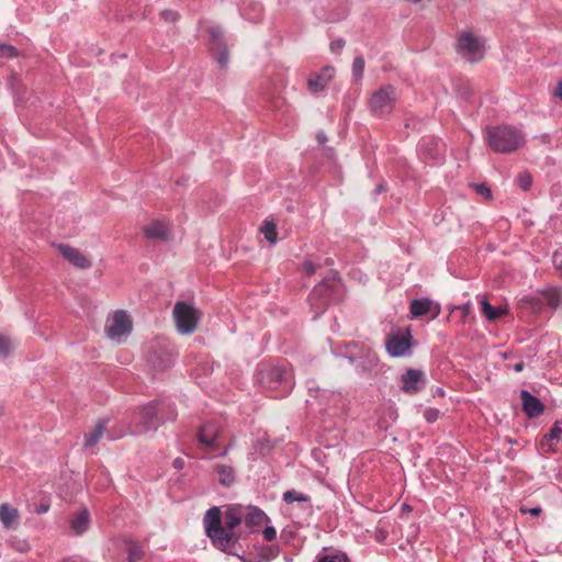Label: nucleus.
I'll use <instances>...</instances> for the list:
<instances>
[{
    "instance_id": "f257e3e1",
    "label": "nucleus",
    "mask_w": 562,
    "mask_h": 562,
    "mask_svg": "<svg viewBox=\"0 0 562 562\" xmlns=\"http://www.w3.org/2000/svg\"><path fill=\"white\" fill-rule=\"evenodd\" d=\"M243 517L244 514L240 507L228 508L223 518L220 508L212 507L209 509L203 522L205 532L212 543L220 550L227 551L238 539L234 529L240 525Z\"/></svg>"
},
{
    "instance_id": "f03ea898",
    "label": "nucleus",
    "mask_w": 562,
    "mask_h": 562,
    "mask_svg": "<svg viewBox=\"0 0 562 562\" xmlns=\"http://www.w3.org/2000/svg\"><path fill=\"white\" fill-rule=\"evenodd\" d=\"M486 144L496 153H512L525 145V135L510 125L487 127Z\"/></svg>"
},
{
    "instance_id": "7ed1b4c3",
    "label": "nucleus",
    "mask_w": 562,
    "mask_h": 562,
    "mask_svg": "<svg viewBox=\"0 0 562 562\" xmlns=\"http://www.w3.org/2000/svg\"><path fill=\"white\" fill-rule=\"evenodd\" d=\"M172 316L177 330L182 335H190L198 328L200 312L191 304L177 302L173 306Z\"/></svg>"
},
{
    "instance_id": "20e7f679",
    "label": "nucleus",
    "mask_w": 562,
    "mask_h": 562,
    "mask_svg": "<svg viewBox=\"0 0 562 562\" xmlns=\"http://www.w3.org/2000/svg\"><path fill=\"white\" fill-rule=\"evenodd\" d=\"M259 382L269 389H281L282 395L288 394L292 389L291 373L284 368L273 366L259 372Z\"/></svg>"
},
{
    "instance_id": "39448f33",
    "label": "nucleus",
    "mask_w": 562,
    "mask_h": 562,
    "mask_svg": "<svg viewBox=\"0 0 562 562\" xmlns=\"http://www.w3.org/2000/svg\"><path fill=\"white\" fill-rule=\"evenodd\" d=\"M397 100L395 88L391 85L382 86L372 93L369 100L371 112L376 116L390 114Z\"/></svg>"
},
{
    "instance_id": "423d86ee",
    "label": "nucleus",
    "mask_w": 562,
    "mask_h": 562,
    "mask_svg": "<svg viewBox=\"0 0 562 562\" xmlns=\"http://www.w3.org/2000/svg\"><path fill=\"white\" fill-rule=\"evenodd\" d=\"M133 329V322L130 315L122 310L115 311L105 325L106 336L114 341L122 342Z\"/></svg>"
},
{
    "instance_id": "0eeeda50",
    "label": "nucleus",
    "mask_w": 562,
    "mask_h": 562,
    "mask_svg": "<svg viewBox=\"0 0 562 562\" xmlns=\"http://www.w3.org/2000/svg\"><path fill=\"white\" fill-rule=\"evenodd\" d=\"M457 52L470 61L481 60L484 56V41L472 32H463L457 41Z\"/></svg>"
},
{
    "instance_id": "6e6552de",
    "label": "nucleus",
    "mask_w": 562,
    "mask_h": 562,
    "mask_svg": "<svg viewBox=\"0 0 562 562\" xmlns=\"http://www.w3.org/2000/svg\"><path fill=\"white\" fill-rule=\"evenodd\" d=\"M412 335L408 329L390 333L385 338V348L391 357H404L409 353Z\"/></svg>"
},
{
    "instance_id": "1a4fd4ad",
    "label": "nucleus",
    "mask_w": 562,
    "mask_h": 562,
    "mask_svg": "<svg viewBox=\"0 0 562 562\" xmlns=\"http://www.w3.org/2000/svg\"><path fill=\"white\" fill-rule=\"evenodd\" d=\"M56 248L59 254L76 268L89 269L92 265L91 260L78 248L67 244H58Z\"/></svg>"
},
{
    "instance_id": "9d476101",
    "label": "nucleus",
    "mask_w": 562,
    "mask_h": 562,
    "mask_svg": "<svg viewBox=\"0 0 562 562\" xmlns=\"http://www.w3.org/2000/svg\"><path fill=\"white\" fill-rule=\"evenodd\" d=\"M211 40V49L216 57L218 64L224 67L228 61V50L223 43V32L217 26H212L207 30Z\"/></svg>"
},
{
    "instance_id": "9b49d317",
    "label": "nucleus",
    "mask_w": 562,
    "mask_h": 562,
    "mask_svg": "<svg viewBox=\"0 0 562 562\" xmlns=\"http://www.w3.org/2000/svg\"><path fill=\"white\" fill-rule=\"evenodd\" d=\"M143 233L148 239L167 240L170 236V224L161 218L151 220L143 227Z\"/></svg>"
},
{
    "instance_id": "f8f14e48",
    "label": "nucleus",
    "mask_w": 562,
    "mask_h": 562,
    "mask_svg": "<svg viewBox=\"0 0 562 562\" xmlns=\"http://www.w3.org/2000/svg\"><path fill=\"white\" fill-rule=\"evenodd\" d=\"M220 436V427L215 423L204 424L198 432L200 443L206 448L217 447V438Z\"/></svg>"
},
{
    "instance_id": "ddd939ff",
    "label": "nucleus",
    "mask_w": 562,
    "mask_h": 562,
    "mask_svg": "<svg viewBox=\"0 0 562 562\" xmlns=\"http://www.w3.org/2000/svg\"><path fill=\"white\" fill-rule=\"evenodd\" d=\"M522 401V409L530 418L538 417L543 412V405L540 400L524 390L520 394Z\"/></svg>"
},
{
    "instance_id": "4468645a",
    "label": "nucleus",
    "mask_w": 562,
    "mask_h": 562,
    "mask_svg": "<svg viewBox=\"0 0 562 562\" xmlns=\"http://www.w3.org/2000/svg\"><path fill=\"white\" fill-rule=\"evenodd\" d=\"M409 311L414 317H420L429 312H434L432 317L435 318L440 313V306L438 304H434L428 299L414 300L411 303Z\"/></svg>"
},
{
    "instance_id": "2eb2a0df",
    "label": "nucleus",
    "mask_w": 562,
    "mask_h": 562,
    "mask_svg": "<svg viewBox=\"0 0 562 562\" xmlns=\"http://www.w3.org/2000/svg\"><path fill=\"white\" fill-rule=\"evenodd\" d=\"M423 378L424 373L420 370L408 369L402 375V390L408 394L417 393L419 390L418 383L423 381Z\"/></svg>"
},
{
    "instance_id": "dca6fc26",
    "label": "nucleus",
    "mask_w": 562,
    "mask_h": 562,
    "mask_svg": "<svg viewBox=\"0 0 562 562\" xmlns=\"http://www.w3.org/2000/svg\"><path fill=\"white\" fill-rule=\"evenodd\" d=\"M157 413L158 408L155 403H149L138 411V418L142 426V431H147L151 428H156L155 419Z\"/></svg>"
},
{
    "instance_id": "f3484780",
    "label": "nucleus",
    "mask_w": 562,
    "mask_h": 562,
    "mask_svg": "<svg viewBox=\"0 0 562 562\" xmlns=\"http://www.w3.org/2000/svg\"><path fill=\"white\" fill-rule=\"evenodd\" d=\"M335 69L333 67H325L321 71L319 75L310 78L307 81V86L310 91L312 92H318L322 91L328 82L331 80L334 76Z\"/></svg>"
},
{
    "instance_id": "a211bd4d",
    "label": "nucleus",
    "mask_w": 562,
    "mask_h": 562,
    "mask_svg": "<svg viewBox=\"0 0 562 562\" xmlns=\"http://www.w3.org/2000/svg\"><path fill=\"white\" fill-rule=\"evenodd\" d=\"M336 276L324 279L319 284H317L310 295V300L312 304H315L316 300L326 299L329 291L333 290L337 284Z\"/></svg>"
},
{
    "instance_id": "6ab92c4d",
    "label": "nucleus",
    "mask_w": 562,
    "mask_h": 562,
    "mask_svg": "<svg viewBox=\"0 0 562 562\" xmlns=\"http://www.w3.org/2000/svg\"><path fill=\"white\" fill-rule=\"evenodd\" d=\"M108 419H99L93 428L85 434V447L90 448L95 446L103 437L106 429Z\"/></svg>"
},
{
    "instance_id": "aec40b11",
    "label": "nucleus",
    "mask_w": 562,
    "mask_h": 562,
    "mask_svg": "<svg viewBox=\"0 0 562 562\" xmlns=\"http://www.w3.org/2000/svg\"><path fill=\"white\" fill-rule=\"evenodd\" d=\"M378 356L370 346L362 349L360 359L357 360L358 367L362 372L372 371L378 366Z\"/></svg>"
},
{
    "instance_id": "412c9836",
    "label": "nucleus",
    "mask_w": 562,
    "mask_h": 562,
    "mask_svg": "<svg viewBox=\"0 0 562 562\" xmlns=\"http://www.w3.org/2000/svg\"><path fill=\"white\" fill-rule=\"evenodd\" d=\"M19 510L8 504L0 505V521L7 529L15 528L19 519Z\"/></svg>"
},
{
    "instance_id": "4be33fe9",
    "label": "nucleus",
    "mask_w": 562,
    "mask_h": 562,
    "mask_svg": "<svg viewBox=\"0 0 562 562\" xmlns=\"http://www.w3.org/2000/svg\"><path fill=\"white\" fill-rule=\"evenodd\" d=\"M246 510L247 513L244 514L243 519L249 527L261 526L269 520L268 516L257 507H248Z\"/></svg>"
},
{
    "instance_id": "5701e85b",
    "label": "nucleus",
    "mask_w": 562,
    "mask_h": 562,
    "mask_svg": "<svg viewBox=\"0 0 562 562\" xmlns=\"http://www.w3.org/2000/svg\"><path fill=\"white\" fill-rule=\"evenodd\" d=\"M562 437V419L554 423L550 432L542 439V447L548 451H554V442H558Z\"/></svg>"
},
{
    "instance_id": "b1692460",
    "label": "nucleus",
    "mask_w": 562,
    "mask_h": 562,
    "mask_svg": "<svg viewBox=\"0 0 562 562\" xmlns=\"http://www.w3.org/2000/svg\"><path fill=\"white\" fill-rule=\"evenodd\" d=\"M90 522V515L88 509L82 508L71 520L70 527L75 531V533L80 535L85 532Z\"/></svg>"
},
{
    "instance_id": "393cba45",
    "label": "nucleus",
    "mask_w": 562,
    "mask_h": 562,
    "mask_svg": "<svg viewBox=\"0 0 562 562\" xmlns=\"http://www.w3.org/2000/svg\"><path fill=\"white\" fill-rule=\"evenodd\" d=\"M481 307H482V313L490 322L499 319L508 313V310L506 306L494 307L488 303L487 300L481 301Z\"/></svg>"
},
{
    "instance_id": "a878e982",
    "label": "nucleus",
    "mask_w": 562,
    "mask_h": 562,
    "mask_svg": "<svg viewBox=\"0 0 562 562\" xmlns=\"http://www.w3.org/2000/svg\"><path fill=\"white\" fill-rule=\"evenodd\" d=\"M216 473L222 485L229 486L235 482V471L228 465H216Z\"/></svg>"
},
{
    "instance_id": "bb28decb",
    "label": "nucleus",
    "mask_w": 562,
    "mask_h": 562,
    "mask_svg": "<svg viewBox=\"0 0 562 562\" xmlns=\"http://www.w3.org/2000/svg\"><path fill=\"white\" fill-rule=\"evenodd\" d=\"M548 305L552 308L562 307V290L558 288H550L542 292Z\"/></svg>"
},
{
    "instance_id": "cd10ccee",
    "label": "nucleus",
    "mask_w": 562,
    "mask_h": 562,
    "mask_svg": "<svg viewBox=\"0 0 562 562\" xmlns=\"http://www.w3.org/2000/svg\"><path fill=\"white\" fill-rule=\"evenodd\" d=\"M369 346L360 342H349L346 346V355L351 363L357 362L358 359H360V355L362 353L363 348H368Z\"/></svg>"
},
{
    "instance_id": "c85d7f7f",
    "label": "nucleus",
    "mask_w": 562,
    "mask_h": 562,
    "mask_svg": "<svg viewBox=\"0 0 562 562\" xmlns=\"http://www.w3.org/2000/svg\"><path fill=\"white\" fill-rule=\"evenodd\" d=\"M260 232L263 234L265 238L274 244L278 238L277 225L273 222L265 221L260 227Z\"/></svg>"
},
{
    "instance_id": "c756f323",
    "label": "nucleus",
    "mask_w": 562,
    "mask_h": 562,
    "mask_svg": "<svg viewBox=\"0 0 562 562\" xmlns=\"http://www.w3.org/2000/svg\"><path fill=\"white\" fill-rule=\"evenodd\" d=\"M440 143L434 138H426L422 143V150L424 154L436 157L439 154Z\"/></svg>"
},
{
    "instance_id": "7c9ffc66",
    "label": "nucleus",
    "mask_w": 562,
    "mask_h": 562,
    "mask_svg": "<svg viewBox=\"0 0 562 562\" xmlns=\"http://www.w3.org/2000/svg\"><path fill=\"white\" fill-rule=\"evenodd\" d=\"M143 550L142 548L135 543L130 542L127 547V560L128 562H138L143 558Z\"/></svg>"
},
{
    "instance_id": "2f4dec72",
    "label": "nucleus",
    "mask_w": 562,
    "mask_h": 562,
    "mask_svg": "<svg viewBox=\"0 0 562 562\" xmlns=\"http://www.w3.org/2000/svg\"><path fill=\"white\" fill-rule=\"evenodd\" d=\"M310 497L305 494L299 493L294 490L283 493V501L288 504L293 502H308Z\"/></svg>"
},
{
    "instance_id": "473e14b6",
    "label": "nucleus",
    "mask_w": 562,
    "mask_h": 562,
    "mask_svg": "<svg viewBox=\"0 0 562 562\" xmlns=\"http://www.w3.org/2000/svg\"><path fill=\"white\" fill-rule=\"evenodd\" d=\"M13 349L14 345L11 339L7 336L0 335V356L7 357L13 351Z\"/></svg>"
},
{
    "instance_id": "72a5a7b5",
    "label": "nucleus",
    "mask_w": 562,
    "mask_h": 562,
    "mask_svg": "<svg viewBox=\"0 0 562 562\" xmlns=\"http://www.w3.org/2000/svg\"><path fill=\"white\" fill-rule=\"evenodd\" d=\"M470 187L480 195H482L485 200L492 199L491 188L485 183H471Z\"/></svg>"
},
{
    "instance_id": "f704fd0d",
    "label": "nucleus",
    "mask_w": 562,
    "mask_h": 562,
    "mask_svg": "<svg viewBox=\"0 0 562 562\" xmlns=\"http://www.w3.org/2000/svg\"><path fill=\"white\" fill-rule=\"evenodd\" d=\"M364 59L362 56H358L355 58L352 64V74L357 80L361 79L364 71Z\"/></svg>"
},
{
    "instance_id": "c9c22d12",
    "label": "nucleus",
    "mask_w": 562,
    "mask_h": 562,
    "mask_svg": "<svg viewBox=\"0 0 562 562\" xmlns=\"http://www.w3.org/2000/svg\"><path fill=\"white\" fill-rule=\"evenodd\" d=\"M0 55L3 57H16L18 50L12 45L2 44L0 45Z\"/></svg>"
},
{
    "instance_id": "e433bc0d",
    "label": "nucleus",
    "mask_w": 562,
    "mask_h": 562,
    "mask_svg": "<svg viewBox=\"0 0 562 562\" xmlns=\"http://www.w3.org/2000/svg\"><path fill=\"white\" fill-rule=\"evenodd\" d=\"M317 268L318 267L311 259H306L302 266L304 273L308 277L313 276L316 272Z\"/></svg>"
},
{
    "instance_id": "4c0bfd02",
    "label": "nucleus",
    "mask_w": 562,
    "mask_h": 562,
    "mask_svg": "<svg viewBox=\"0 0 562 562\" xmlns=\"http://www.w3.org/2000/svg\"><path fill=\"white\" fill-rule=\"evenodd\" d=\"M440 416V412L437 408H427L424 412V417L428 423H435Z\"/></svg>"
},
{
    "instance_id": "58836bf2",
    "label": "nucleus",
    "mask_w": 562,
    "mask_h": 562,
    "mask_svg": "<svg viewBox=\"0 0 562 562\" xmlns=\"http://www.w3.org/2000/svg\"><path fill=\"white\" fill-rule=\"evenodd\" d=\"M318 562H349L346 555H325Z\"/></svg>"
},
{
    "instance_id": "ea45409f",
    "label": "nucleus",
    "mask_w": 562,
    "mask_h": 562,
    "mask_svg": "<svg viewBox=\"0 0 562 562\" xmlns=\"http://www.w3.org/2000/svg\"><path fill=\"white\" fill-rule=\"evenodd\" d=\"M516 184L522 190V191H527L530 189L531 184H532V179L531 178H518L516 180Z\"/></svg>"
},
{
    "instance_id": "a19ab883",
    "label": "nucleus",
    "mask_w": 562,
    "mask_h": 562,
    "mask_svg": "<svg viewBox=\"0 0 562 562\" xmlns=\"http://www.w3.org/2000/svg\"><path fill=\"white\" fill-rule=\"evenodd\" d=\"M262 533L267 541H272L277 537V531L273 527H266Z\"/></svg>"
},
{
    "instance_id": "79ce46f5",
    "label": "nucleus",
    "mask_w": 562,
    "mask_h": 562,
    "mask_svg": "<svg viewBox=\"0 0 562 562\" xmlns=\"http://www.w3.org/2000/svg\"><path fill=\"white\" fill-rule=\"evenodd\" d=\"M520 512L522 514H527L528 513V514H530L532 516H539L542 513V509H541L540 506H536V507H532V508H527L525 506H521L520 507Z\"/></svg>"
},
{
    "instance_id": "37998d69",
    "label": "nucleus",
    "mask_w": 562,
    "mask_h": 562,
    "mask_svg": "<svg viewBox=\"0 0 562 562\" xmlns=\"http://www.w3.org/2000/svg\"><path fill=\"white\" fill-rule=\"evenodd\" d=\"M461 312L462 319L464 321L471 313V303L468 302L462 306L457 307Z\"/></svg>"
},
{
    "instance_id": "c03bdc74",
    "label": "nucleus",
    "mask_w": 562,
    "mask_h": 562,
    "mask_svg": "<svg viewBox=\"0 0 562 562\" xmlns=\"http://www.w3.org/2000/svg\"><path fill=\"white\" fill-rule=\"evenodd\" d=\"M344 46H345V41L341 38L336 40V41L331 42V44H330V48L333 52H339L342 49Z\"/></svg>"
},
{
    "instance_id": "a18cd8bd",
    "label": "nucleus",
    "mask_w": 562,
    "mask_h": 562,
    "mask_svg": "<svg viewBox=\"0 0 562 562\" xmlns=\"http://www.w3.org/2000/svg\"><path fill=\"white\" fill-rule=\"evenodd\" d=\"M162 16L166 19V20H170V21H175L177 20V13L172 12V11H165L162 12Z\"/></svg>"
},
{
    "instance_id": "49530a36",
    "label": "nucleus",
    "mask_w": 562,
    "mask_h": 562,
    "mask_svg": "<svg viewBox=\"0 0 562 562\" xmlns=\"http://www.w3.org/2000/svg\"><path fill=\"white\" fill-rule=\"evenodd\" d=\"M554 95L562 100V81L557 85Z\"/></svg>"
},
{
    "instance_id": "de8ad7c7",
    "label": "nucleus",
    "mask_w": 562,
    "mask_h": 562,
    "mask_svg": "<svg viewBox=\"0 0 562 562\" xmlns=\"http://www.w3.org/2000/svg\"><path fill=\"white\" fill-rule=\"evenodd\" d=\"M317 140L319 144H324L326 140H327V137L324 133H318L317 136H316Z\"/></svg>"
},
{
    "instance_id": "09e8293b",
    "label": "nucleus",
    "mask_w": 562,
    "mask_h": 562,
    "mask_svg": "<svg viewBox=\"0 0 562 562\" xmlns=\"http://www.w3.org/2000/svg\"><path fill=\"white\" fill-rule=\"evenodd\" d=\"M384 190H385L384 184L383 183H379V184L375 186L374 193L379 194V193L383 192Z\"/></svg>"
},
{
    "instance_id": "8fccbe9b",
    "label": "nucleus",
    "mask_w": 562,
    "mask_h": 562,
    "mask_svg": "<svg viewBox=\"0 0 562 562\" xmlns=\"http://www.w3.org/2000/svg\"><path fill=\"white\" fill-rule=\"evenodd\" d=\"M47 510H48V506H47V505L42 504V505H40V506L37 507L36 513L42 514V513H46Z\"/></svg>"
},
{
    "instance_id": "3c124183",
    "label": "nucleus",
    "mask_w": 562,
    "mask_h": 562,
    "mask_svg": "<svg viewBox=\"0 0 562 562\" xmlns=\"http://www.w3.org/2000/svg\"><path fill=\"white\" fill-rule=\"evenodd\" d=\"M514 370H515L516 372H520V371H522V370H524V362H521V361H520V362L516 363V364L514 366Z\"/></svg>"
},
{
    "instance_id": "603ef678",
    "label": "nucleus",
    "mask_w": 562,
    "mask_h": 562,
    "mask_svg": "<svg viewBox=\"0 0 562 562\" xmlns=\"http://www.w3.org/2000/svg\"><path fill=\"white\" fill-rule=\"evenodd\" d=\"M173 465L178 469H181L183 467V460L182 459H176L173 461Z\"/></svg>"
},
{
    "instance_id": "864d4df0",
    "label": "nucleus",
    "mask_w": 562,
    "mask_h": 562,
    "mask_svg": "<svg viewBox=\"0 0 562 562\" xmlns=\"http://www.w3.org/2000/svg\"><path fill=\"white\" fill-rule=\"evenodd\" d=\"M229 449H231V445H229V446H227V447H226V448H225V449L220 453V456H222V457L226 456V454L228 453V450H229Z\"/></svg>"
},
{
    "instance_id": "5fc2aeb1",
    "label": "nucleus",
    "mask_w": 562,
    "mask_h": 562,
    "mask_svg": "<svg viewBox=\"0 0 562 562\" xmlns=\"http://www.w3.org/2000/svg\"><path fill=\"white\" fill-rule=\"evenodd\" d=\"M558 268H559V270H560V272L562 274V261L559 263Z\"/></svg>"
},
{
    "instance_id": "6e6d98bb",
    "label": "nucleus",
    "mask_w": 562,
    "mask_h": 562,
    "mask_svg": "<svg viewBox=\"0 0 562 562\" xmlns=\"http://www.w3.org/2000/svg\"><path fill=\"white\" fill-rule=\"evenodd\" d=\"M63 562H76V561L68 559V560H64Z\"/></svg>"
}]
</instances>
